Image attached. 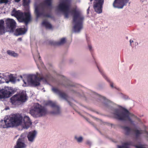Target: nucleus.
Segmentation results:
<instances>
[{
	"mask_svg": "<svg viewBox=\"0 0 148 148\" xmlns=\"http://www.w3.org/2000/svg\"><path fill=\"white\" fill-rule=\"evenodd\" d=\"M71 13L73 21L75 23L73 27L74 30L75 32H79L83 27L84 17L81 12L76 8L72 10Z\"/></svg>",
	"mask_w": 148,
	"mask_h": 148,
	"instance_id": "nucleus-1",
	"label": "nucleus"
},
{
	"mask_svg": "<svg viewBox=\"0 0 148 148\" xmlns=\"http://www.w3.org/2000/svg\"><path fill=\"white\" fill-rule=\"evenodd\" d=\"M23 121L22 116L19 114H13L10 116L8 118L5 119L4 123L2 125L3 128L18 126L21 125Z\"/></svg>",
	"mask_w": 148,
	"mask_h": 148,
	"instance_id": "nucleus-2",
	"label": "nucleus"
},
{
	"mask_svg": "<svg viewBox=\"0 0 148 148\" xmlns=\"http://www.w3.org/2000/svg\"><path fill=\"white\" fill-rule=\"evenodd\" d=\"M122 111L118 109L115 110L113 113L116 119L119 120L128 121L131 124L134 125V122L130 117L136 118V117L132 114L130 112L126 109L123 108Z\"/></svg>",
	"mask_w": 148,
	"mask_h": 148,
	"instance_id": "nucleus-3",
	"label": "nucleus"
},
{
	"mask_svg": "<svg viewBox=\"0 0 148 148\" xmlns=\"http://www.w3.org/2000/svg\"><path fill=\"white\" fill-rule=\"evenodd\" d=\"M11 15L16 17L19 22L24 23L27 25L31 20V16L30 12H23L18 10L17 11L14 8L12 11Z\"/></svg>",
	"mask_w": 148,
	"mask_h": 148,
	"instance_id": "nucleus-4",
	"label": "nucleus"
},
{
	"mask_svg": "<svg viewBox=\"0 0 148 148\" xmlns=\"http://www.w3.org/2000/svg\"><path fill=\"white\" fill-rule=\"evenodd\" d=\"M50 76V75L49 73L44 75L37 73V75H34L30 76L29 82L34 86H39L40 84V82L41 80L47 82L49 79Z\"/></svg>",
	"mask_w": 148,
	"mask_h": 148,
	"instance_id": "nucleus-5",
	"label": "nucleus"
},
{
	"mask_svg": "<svg viewBox=\"0 0 148 148\" xmlns=\"http://www.w3.org/2000/svg\"><path fill=\"white\" fill-rule=\"evenodd\" d=\"M47 113V109L38 103L36 104L34 108L30 111V113L34 117H42L45 116Z\"/></svg>",
	"mask_w": 148,
	"mask_h": 148,
	"instance_id": "nucleus-6",
	"label": "nucleus"
},
{
	"mask_svg": "<svg viewBox=\"0 0 148 148\" xmlns=\"http://www.w3.org/2000/svg\"><path fill=\"white\" fill-rule=\"evenodd\" d=\"M70 6V2L68 0H64L60 3L58 6V9L64 13L65 18H68Z\"/></svg>",
	"mask_w": 148,
	"mask_h": 148,
	"instance_id": "nucleus-7",
	"label": "nucleus"
},
{
	"mask_svg": "<svg viewBox=\"0 0 148 148\" xmlns=\"http://www.w3.org/2000/svg\"><path fill=\"white\" fill-rule=\"evenodd\" d=\"M104 2V0H95L93 8L95 12L98 14H101L102 12Z\"/></svg>",
	"mask_w": 148,
	"mask_h": 148,
	"instance_id": "nucleus-8",
	"label": "nucleus"
},
{
	"mask_svg": "<svg viewBox=\"0 0 148 148\" xmlns=\"http://www.w3.org/2000/svg\"><path fill=\"white\" fill-rule=\"evenodd\" d=\"M129 0H114L113 6L114 8L118 9L122 8L124 6L126 5Z\"/></svg>",
	"mask_w": 148,
	"mask_h": 148,
	"instance_id": "nucleus-9",
	"label": "nucleus"
},
{
	"mask_svg": "<svg viewBox=\"0 0 148 148\" xmlns=\"http://www.w3.org/2000/svg\"><path fill=\"white\" fill-rule=\"evenodd\" d=\"M35 13L37 18L42 16L44 17L51 18V14L50 13L46 14L44 12V9L42 8V11L40 12L38 6H36L35 8Z\"/></svg>",
	"mask_w": 148,
	"mask_h": 148,
	"instance_id": "nucleus-10",
	"label": "nucleus"
},
{
	"mask_svg": "<svg viewBox=\"0 0 148 148\" xmlns=\"http://www.w3.org/2000/svg\"><path fill=\"white\" fill-rule=\"evenodd\" d=\"M46 104L47 105L50 106L52 108H55V111L51 112V114H57L60 113V107L56 104L55 102L49 101L46 102Z\"/></svg>",
	"mask_w": 148,
	"mask_h": 148,
	"instance_id": "nucleus-11",
	"label": "nucleus"
},
{
	"mask_svg": "<svg viewBox=\"0 0 148 148\" xmlns=\"http://www.w3.org/2000/svg\"><path fill=\"white\" fill-rule=\"evenodd\" d=\"M7 27L11 30H13L16 27V23L15 21L10 18H7L5 21Z\"/></svg>",
	"mask_w": 148,
	"mask_h": 148,
	"instance_id": "nucleus-12",
	"label": "nucleus"
},
{
	"mask_svg": "<svg viewBox=\"0 0 148 148\" xmlns=\"http://www.w3.org/2000/svg\"><path fill=\"white\" fill-rule=\"evenodd\" d=\"M52 89L53 91L54 92L58 94L60 97L65 99L66 101H67L69 104L71 106L70 102L67 100V99L68 98V96L65 93L61 92L58 89L55 88H53Z\"/></svg>",
	"mask_w": 148,
	"mask_h": 148,
	"instance_id": "nucleus-13",
	"label": "nucleus"
},
{
	"mask_svg": "<svg viewBox=\"0 0 148 148\" xmlns=\"http://www.w3.org/2000/svg\"><path fill=\"white\" fill-rule=\"evenodd\" d=\"M12 93L9 90L6 89L0 90V99H3L10 97Z\"/></svg>",
	"mask_w": 148,
	"mask_h": 148,
	"instance_id": "nucleus-14",
	"label": "nucleus"
},
{
	"mask_svg": "<svg viewBox=\"0 0 148 148\" xmlns=\"http://www.w3.org/2000/svg\"><path fill=\"white\" fill-rule=\"evenodd\" d=\"M26 147V145L25 143L24 139L20 138L18 139L14 148H25Z\"/></svg>",
	"mask_w": 148,
	"mask_h": 148,
	"instance_id": "nucleus-15",
	"label": "nucleus"
},
{
	"mask_svg": "<svg viewBox=\"0 0 148 148\" xmlns=\"http://www.w3.org/2000/svg\"><path fill=\"white\" fill-rule=\"evenodd\" d=\"M23 120L24 121V127L25 128L27 129L32 124L28 116H24Z\"/></svg>",
	"mask_w": 148,
	"mask_h": 148,
	"instance_id": "nucleus-16",
	"label": "nucleus"
},
{
	"mask_svg": "<svg viewBox=\"0 0 148 148\" xmlns=\"http://www.w3.org/2000/svg\"><path fill=\"white\" fill-rule=\"evenodd\" d=\"M27 31V29L25 27L18 28L16 30L14 34L16 36L22 35L25 34Z\"/></svg>",
	"mask_w": 148,
	"mask_h": 148,
	"instance_id": "nucleus-17",
	"label": "nucleus"
},
{
	"mask_svg": "<svg viewBox=\"0 0 148 148\" xmlns=\"http://www.w3.org/2000/svg\"><path fill=\"white\" fill-rule=\"evenodd\" d=\"M36 132L35 130L29 132L27 136L28 140L31 142H33L36 137Z\"/></svg>",
	"mask_w": 148,
	"mask_h": 148,
	"instance_id": "nucleus-18",
	"label": "nucleus"
},
{
	"mask_svg": "<svg viewBox=\"0 0 148 148\" xmlns=\"http://www.w3.org/2000/svg\"><path fill=\"white\" fill-rule=\"evenodd\" d=\"M66 42L65 38H63L61 39L59 42H55L53 41H50L49 43L51 45H60L64 44Z\"/></svg>",
	"mask_w": 148,
	"mask_h": 148,
	"instance_id": "nucleus-19",
	"label": "nucleus"
},
{
	"mask_svg": "<svg viewBox=\"0 0 148 148\" xmlns=\"http://www.w3.org/2000/svg\"><path fill=\"white\" fill-rule=\"evenodd\" d=\"M4 22L2 20H0V35H2L5 33V27L4 26Z\"/></svg>",
	"mask_w": 148,
	"mask_h": 148,
	"instance_id": "nucleus-20",
	"label": "nucleus"
},
{
	"mask_svg": "<svg viewBox=\"0 0 148 148\" xmlns=\"http://www.w3.org/2000/svg\"><path fill=\"white\" fill-rule=\"evenodd\" d=\"M135 135L136 138H138L140 136V135L143 133H145L147 134V137H148V132L146 130L139 131L138 130H135Z\"/></svg>",
	"mask_w": 148,
	"mask_h": 148,
	"instance_id": "nucleus-21",
	"label": "nucleus"
},
{
	"mask_svg": "<svg viewBox=\"0 0 148 148\" xmlns=\"http://www.w3.org/2000/svg\"><path fill=\"white\" fill-rule=\"evenodd\" d=\"M42 25L44 26L46 28L52 29V26L46 20H44L42 23Z\"/></svg>",
	"mask_w": 148,
	"mask_h": 148,
	"instance_id": "nucleus-22",
	"label": "nucleus"
},
{
	"mask_svg": "<svg viewBox=\"0 0 148 148\" xmlns=\"http://www.w3.org/2000/svg\"><path fill=\"white\" fill-rule=\"evenodd\" d=\"M10 100L13 104L15 103L17 101H19L18 94L10 98Z\"/></svg>",
	"mask_w": 148,
	"mask_h": 148,
	"instance_id": "nucleus-23",
	"label": "nucleus"
},
{
	"mask_svg": "<svg viewBox=\"0 0 148 148\" xmlns=\"http://www.w3.org/2000/svg\"><path fill=\"white\" fill-rule=\"evenodd\" d=\"M18 96L19 98V101L22 102H25L27 100L26 95L23 94H18Z\"/></svg>",
	"mask_w": 148,
	"mask_h": 148,
	"instance_id": "nucleus-24",
	"label": "nucleus"
},
{
	"mask_svg": "<svg viewBox=\"0 0 148 148\" xmlns=\"http://www.w3.org/2000/svg\"><path fill=\"white\" fill-rule=\"evenodd\" d=\"M122 128L125 131V134L127 135H129L132 129L129 127L127 126H123Z\"/></svg>",
	"mask_w": 148,
	"mask_h": 148,
	"instance_id": "nucleus-25",
	"label": "nucleus"
},
{
	"mask_svg": "<svg viewBox=\"0 0 148 148\" xmlns=\"http://www.w3.org/2000/svg\"><path fill=\"white\" fill-rule=\"evenodd\" d=\"M132 143L131 141L124 143L122 146L118 145L117 146L118 148H125V147L126 146L132 145Z\"/></svg>",
	"mask_w": 148,
	"mask_h": 148,
	"instance_id": "nucleus-26",
	"label": "nucleus"
},
{
	"mask_svg": "<svg viewBox=\"0 0 148 148\" xmlns=\"http://www.w3.org/2000/svg\"><path fill=\"white\" fill-rule=\"evenodd\" d=\"M7 53L9 56L14 57H17L18 56L17 53L14 52L13 51L10 50H8L7 51Z\"/></svg>",
	"mask_w": 148,
	"mask_h": 148,
	"instance_id": "nucleus-27",
	"label": "nucleus"
},
{
	"mask_svg": "<svg viewBox=\"0 0 148 148\" xmlns=\"http://www.w3.org/2000/svg\"><path fill=\"white\" fill-rule=\"evenodd\" d=\"M52 0H45L44 1L43 3L40 4V5H41L43 4L48 6H51L52 5Z\"/></svg>",
	"mask_w": 148,
	"mask_h": 148,
	"instance_id": "nucleus-28",
	"label": "nucleus"
},
{
	"mask_svg": "<svg viewBox=\"0 0 148 148\" xmlns=\"http://www.w3.org/2000/svg\"><path fill=\"white\" fill-rule=\"evenodd\" d=\"M97 68L99 71H100V72L101 73V74L102 75V76H103V77L108 82H109L110 81L109 80V79L106 76L104 75V74L103 73V71H102V70H101L100 69L99 67L97 66Z\"/></svg>",
	"mask_w": 148,
	"mask_h": 148,
	"instance_id": "nucleus-29",
	"label": "nucleus"
},
{
	"mask_svg": "<svg viewBox=\"0 0 148 148\" xmlns=\"http://www.w3.org/2000/svg\"><path fill=\"white\" fill-rule=\"evenodd\" d=\"M30 2V0H23V4L25 6L28 5Z\"/></svg>",
	"mask_w": 148,
	"mask_h": 148,
	"instance_id": "nucleus-30",
	"label": "nucleus"
},
{
	"mask_svg": "<svg viewBox=\"0 0 148 148\" xmlns=\"http://www.w3.org/2000/svg\"><path fill=\"white\" fill-rule=\"evenodd\" d=\"M145 146H147L146 145H141L140 146L136 145L135 147L136 148H147V147H145Z\"/></svg>",
	"mask_w": 148,
	"mask_h": 148,
	"instance_id": "nucleus-31",
	"label": "nucleus"
},
{
	"mask_svg": "<svg viewBox=\"0 0 148 148\" xmlns=\"http://www.w3.org/2000/svg\"><path fill=\"white\" fill-rule=\"evenodd\" d=\"M75 138L77 140V141L79 142H81L83 139V138L82 137H80L79 138H77L75 137Z\"/></svg>",
	"mask_w": 148,
	"mask_h": 148,
	"instance_id": "nucleus-32",
	"label": "nucleus"
},
{
	"mask_svg": "<svg viewBox=\"0 0 148 148\" xmlns=\"http://www.w3.org/2000/svg\"><path fill=\"white\" fill-rule=\"evenodd\" d=\"M9 81L10 82H15V79L14 77L12 76L10 77Z\"/></svg>",
	"mask_w": 148,
	"mask_h": 148,
	"instance_id": "nucleus-33",
	"label": "nucleus"
},
{
	"mask_svg": "<svg viewBox=\"0 0 148 148\" xmlns=\"http://www.w3.org/2000/svg\"><path fill=\"white\" fill-rule=\"evenodd\" d=\"M8 2V0H0V3H7Z\"/></svg>",
	"mask_w": 148,
	"mask_h": 148,
	"instance_id": "nucleus-34",
	"label": "nucleus"
},
{
	"mask_svg": "<svg viewBox=\"0 0 148 148\" xmlns=\"http://www.w3.org/2000/svg\"><path fill=\"white\" fill-rule=\"evenodd\" d=\"M100 98L104 100H108L105 97L99 95Z\"/></svg>",
	"mask_w": 148,
	"mask_h": 148,
	"instance_id": "nucleus-35",
	"label": "nucleus"
},
{
	"mask_svg": "<svg viewBox=\"0 0 148 148\" xmlns=\"http://www.w3.org/2000/svg\"><path fill=\"white\" fill-rule=\"evenodd\" d=\"M88 47L89 49L90 50V51H92V47L91 45L88 44Z\"/></svg>",
	"mask_w": 148,
	"mask_h": 148,
	"instance_id": "nucleus-36",
	"label": "nucleus"
},
{
	"mask_svg": "<svg viewBox=\"0 0 148 148\" xmlns=\"http://www.w3.org/2000/svg\"><path fill=\"white\" fill-rule=\"evenodd\" d=\"M1 80H2V79H4L3 77V75L0 74V81H1Z\"/></svg>",
	"mask_w": 148,
	"mask_h": 148,
	"instance_id": "nucleus-37",
	"label": "nucleus"
},
{
	"mask_svg": "<svg viewBox=\"0 0 148 148\" xmlns=\"http://www.w3.org/2000/svg\"><path fill=\"white\" fill-rule=\"evenodd\" d=\"M22 40V38H19L17 39L18 41H21Z\"/></svg>",
	"mask_w": 148,
	"mask_h": 148,
	"instance_id": "nucleus-38",
	"label": "nucleus"
},
{
	"mask_svg": "<svg viewBox=\"0 0 148 148\" xmlns=\"http://www.w3.org/2000/svg\"><path fill=\"white\" fill-rule=\"evenodd\" d=\"M110 86L112 88H113V83L111 82L110 83Z\"/></svg>",
	"mask_w": 148,
	"mask_h": 148,
	"instance_id": "nucleus-39",
	"label": "nucleus"
},
{
	"mask_svg": "<svg viewBox=\"0 0 148 148\" xmlns=\"http://www.w3.org/2000/svg\"><path fill=\"white\" fill-rule=\"evenodd\" d=\"M133 42V41L132 40H130V45H131V43Z\"/></svg>",
	"mask_w": 148,
	"mask_h": 148,
	"instance_id": "nucleus-40",
	"label": "nucleus"
},
{
	"mask_svg": "<svg viewBox=\"0 0 148 148\" xmlns=\"http://www.w3.org/2000/svg\"><path fill=\"white\" fill-rule=\"evenodd\" d=\"M14 1L16 2H18L20 1V0H14Z\"/></svg>",
	"mask_w": 148,
	"mask_h": 148,
	"instance_id": "nucleus-41",
	"label": "nucleus"
},
{
	"mask_svg": "<svg viewBox=\"0 0 148 148\" xmlns=\"http://www.w3.org/2000/svg\"><path fill=\"white\" fill-rule=\"evenodd\" d=\"M125 148H129L128 146H126L125 147Z\"/></svg>",
	"mask_w": 148,
	"mask_h": 148,
	"instance_id": "nucleus-42",
	"label": "nucleus"
},
{
	"mask_svg": "<svg viewBox=\"0 0 148 148\" xmlns=\"http://www.w3.org/2000/svg\"><path fill=\"white\" fill-rule=\"evenodd\" d=\"M89 7L87 9V12H88L89 11Z\"/></svg>",
	"mask_w": 148,
	"mask_h": 148,
	"instance_id": "nucleus-43",
	"label": "nucleus"
},
{
	"mask_svg": "<svg viewBox=\"0 0 148 148\" xmlns=\"http://www.w3.org/2000/svg\"><path fill=\"white\" fill-rule=\"evenodd\" d=\"M4 82L3 81H1V83Z\"/></svg>",
	"mask_w": 148,
	"mask_h": 148,
	"instance_id": "nucleus-44",
	"label": "nucleus"
},
{
	"mask_svg": "<svg viewBox=\"0 0 148 148\" xmlns=\"http://www.w3.org/2000/svg\"><path fill=\"white\" fill-rule=\"evenodd\" d=\"M93 0H90V2H91Z\"/></svg>",
	"mask_w": 148,
	"mask_h": 148,
	"instance_id": "nucleus-45",
	"label": "nucleus"
},
{
	"mask_svg": "<svg viewBox=\"0 0 148 148\" xmlns=\"http://www.w3.org/2000/svg\"><path fill=\"white\" fill-rule=\"evenodd\" d=\"M40 57H39V59H40Z\"/></svg>",
	"mask_w": 148,
	"mask_h": 148,
	"instance_id": "nucleus-46",
	"label": "nucleus"
},
{
	"mask_svg": "<svg viewBox=\"0 0 148 148\" xmlns=\"http://www.w3.org/2000/svg\"><path fill=\"white\" fill-rule=\"evenodd\" d=\"M21 78H22V76H21Z\"/></svg>",
	"mask_w": 148,
	"mask_h": 148,
	"instance_id": "nucleus-47",
	"label": "nucleus"
}]
</instances>
